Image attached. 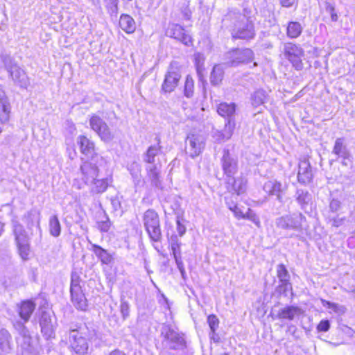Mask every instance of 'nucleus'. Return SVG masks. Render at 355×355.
<instances>
[{"label": "nucleus", "mask_w": 355, "mask_h": 355, "mask_svg": "<svg viewBox=\"0 0 355 355\" xmlns=\"http://www.w3.org/2000/svg\"><path fill=\"white\" fill-rule=\"evenodd\" d=\"M175 260V263H176V265H177V267L178 268L179 270H182V269L184 268V263L182 261V258L181 257H178L176 258H174Z\"/></svg>", "instance_id": "59"}, {"label": "nucleus", "mask_w": 355, "mask_h": 355, "mask_svg": "<svg viewBox=\"0 0 355 355\" xmlns=\"http://www.w3.org/2000/svg\"><path fill=\"white\" fill-rule=\"evenodd\" d=\"M255 10L251 8H244L242 13L235 15L232 35L234 39L251 40L255 35L254 21Z\"/></svg>", "instance_id": "1"}, {"label": "nucleus", "mask_w": 355, "mask_h": 355, "mask_svg": "<svg viewBox=\"0 0 355 355\" xmlns=\"http://www.w3.org/2000/svg\"><path fill=\"white\" fill-rule=\"evenodd\" d=\"M33 300L35 308H37L38 311H45L49 309L48 301L42 295H38Z\"/></svg>", "instance_id": "45"}, {"label": "nucleus", "mask_w": 355, "mask_h": 355, "mask_svg": "<svg viewBox=\"0 0 355 355\" xmlns=\"http://www.w3.org/2000/svg\"><path fill=\"white\" fill-rule=\"evenodd\" d=\"M254 59V53L250 49H235L225 55L226 64L230 67H236L240 64L248 63Z\"/></svg>", "instance_id": "11"}, {"label": "nucleus", "mask_w": 355, "mask_h": 355, "mask_svg": "<svg viewBox=\"0 0 355 355\" xmlns=\"http://www.w3.org/2000/svg\"><path fill=\"white\" fill-rule=\"evenodd\" d=\"M12 225L16 243L28 241V235L24 227L15 219L12 220Z\"/></svg>", "instance_id": "31"}, {"label": "nucleus", "mask_w": 355, "mask_h": 355, "mask_svg": "<svg viewBox=\"0 0 355 355\" xmlns=\"http://www.w3.org/2000/svg\"><path fill=\"white\" fill-rule=\"evenodd\" d=\"M270 316L273 319L276 318L293 320L294 317L293 312H270Z\"/></svg>", "instance_id": "52"}, {"label": "nucleus", "mask_w": 355, "mask_h": 355, "mask_svg": "<svg viewBox=\"0 0 355 355\" xmlns=\"http://www.w3.org/2000/svg\"><path fill=\"white\" fill-rule=\"evenodd\" d=\"M180 74L172 67L165 76L164 83L162 86V89L165 93H171L177 87L178 83L180 79Z\"/></svg>", "instance_id": "20"}, {"label": "nucleus", "mask_w": 355, "mask_h": 355, "mask_svg": "<svg viewBox=\"0 0 355 355\" xmlns=\"http://www.w3.org/2000/svg\"><path fill=\"white\" fill-rule=\"evenodd\" d=\"M93 252L101 259L103 263L108 264L112 261L110 254L101 247L94 244L92 245Z\"/></svg>", "instance_id": "35"}, {"label": "nucleus", "mask_w": 355, "mask_h": 355, "mask_svg": "<svg viewBox=\"0 0 355 355\" xmlns=\"http://www.w3.org/2000/svg\"><path fill=\"white\" fill-rule=\"evenodd\" d=\"M194 60L195 65L196 68L197 73L200 77L202 76V72L204 69L203 64H204V57L202 54L198 53L194 55Z\"/></svg>", "instance_id": "48"}, {"label": "nucleus", "mask_w": 355, "mask_h": 355, "mask_svg": "<svg viewBox=\"0 0 355 355\" xmlns=\"http://www.w3.org/2000/svg\"><path fill=\"white\" fill-rule=\"evenodd\" d=\"M144 225L150 239L159 241L162 232L158 214L153 209H148L143 216Z\"/></svg>", "instance_id": "8"}, {"label": "nucleus", "mask_w": 355, "mask_h": 355, "mask_svg": "<svg viewBox=\"0 0 355 355\" xmlns=\"http://www.w3.org/2000/svg\"><path fill=\"white\" fill-rule=\"evenodd\" d=\"M31 313L32 312H17L19 320H17L14 324L20 335L19 343L24 351L30 349L32 346H38L36 342L33 340L30 336L28 329H26L23 324L29 320Z\"/></svg>", "instance_id": "6"}, {"label": "nucleus", "mask_w": 355, "mask_h": 355, "mask_svg": "<svg viewBox=\"0 0 355 355\" xmlns=\"http://www.w3.org/2000/svg\"><path fill=\"white\" fill-rule=\"evenodd\" d=\"M11 114V105L3 87L0 85V122L6 123L9 121Z\"/></svg>", "instance_id": "21"}, {"label": "nucleus", "mask_w": 355, "mask_h": 355, "mask_svg": "<svg viewBox=\"0 0 355 355\" xmlns=\"http://www.w3.org/2000/svg\"><path fill=\"white\" fill-rule=\"evenodd\" d=\"M98 229L103 232H107L110 227V222L108 219L98 223Z\"/></svg>", "instance_id": "56"}, {"label": "nucleus", "mask_w": 355, "mask_h": 355, "mask_svg": "<svg viewBox=\"0 0 355 355\" xmlns=\"http://www.w3.org/2000/svg\"><path fill=\"white\" fill-rule=\"evenodd\" d=\"M162 349L159 354L164 355L167 350H181L186 347L184 334L169 324H164L161 327Z\"/></svg>", "instance_id": "2"}, {"label": "nucleus", "mask_w": 355, "mask_h": 355, "mask_svg": "<svg viewBox=\"0 0 355 355\" xmlns=\"http://www.w3.org/2000/svg\"><path fill=\"white\" fill-rule=\"evenodd\" d=\"M284 53L295 69L301 70L303 68L302 57L304 52L300 46L293 43H287L284 46Z\"/></svg>", "instance_id": "17"}, {"label": "nucleus", "mask_w": 355, "mask_h": 355, "mask_svg": "<svg viewBox=\"0 0 355 355\" xmlns=\"http://www.w3.org/2000/svg\"><path fill=\"white\" fill-rule=\"evenodd\" d=\"M277 276L279 282H290V275L284 264L277 265Z\"/></svg>", "instance_id": "41"}, {"label": "nucleus", "mask_w": 355, "mask_h": 355, "mask_svg": "<svg viewBox=\"0 0 355 355\" xmlns=\"http://www.w3.org/2000/svg\"><path fill=\"white\" fill-rule=\"evenodd\" d=\"M224 71L221 65H215L210 75V82L212 85L217 86L220 84L223 78Z\"/></svg>", "instance_id": "33"}, {"label": "nucleus", "mask_w": 355, "mask_h": 355, "mask_svg": "<svg viewBox=\"0 0 355 355\" xmlns=\"http://www.w3.org/2000/svg\"><path fill=\"white\" fill-rule=\"evenodd\" d=\"M229 184H232L233 190L237 195L243 193L245 190L246 181L243 178H238L236 180L234 176L233 180L230 179V182Z\"/></svg>", "instance_id": "39"}, {"label": "nucleus", "mask_w": 355, "mask_h": 355, "mask_svg": "<svg viewBox=\"0 0 355 355\" xmlns=\"http://www.w3.org/2000/svg\"><path fill=\"white\" fill-rule=\"evenodd\" d=\"M324 11L329 14L332 21H337L338 17L335 8V3L333 1L327 0L324 3Z\"/></svg>", "instance_id": "40"}, {"label": "nucleus", "mask_w": 355, "mask_h": 355, "mask_svg": "<svg viewBox=\"0 0 355 355\" xmlns=\"http://www.w3.org/2000/svg\"><path fill=\"white\" fill-rule=\"evenodd\" d=\"M54 312H42L40 316L41 332L46 340L55 337V318Z\"/></svg>", "instance_id": "14"}, {"label": "nucleus", "mask_w": 355, "mask_h": 355, "mask_svg": "<svg viewBox=\"0 0 355 355\" xmlns=\"http://www.w3.org/2000/svg\"><path fill=\"white\" fill-rule=\"evenodd\" d=\"M12 349V337L5 329L0 330V353L7 354Z\"/></svg>", "instance_id": "26"}, {"label": "nucleus", "mask_w": 355, "mask_h": 355, "mask_svg": "<svg viewBox=\"0 0 355 355\" xmlns=\"http://www.w3.org/2000/svg\"><path fill=\"white\" fill-rule=\"evenodd\" d=\"M2 61L15 83L20 87L27 88L29 85V80L25 71L14 64L11 57L9 55L3 56Z\"/></svg>", "instance_id": "9"}, {"label": "nucleus", "mask_w": 355, "mask_h": 355, "mask_svg": "<svg viewBox=\"0 0 355 355\" xmlns=\"http://www.w3.org/2000/svg\"><path fill=\"white\" fill-rule=\"evenodd\" d=\"M193 89H194V81L191 76L188 75L186 78L185 83H184V96L187 98H190L193 94Z\"/></svg>", "instance_id": "43"}, {"label": "nucleus", "mask_w": 355, "mask_h": 355, "mask_svg": "<svg viewBox=\"0 0 355 355\" xmlns=\"http://www.w3.org/2000/svg\"><path fill=\"white\" fill-rule=\"evenodd\" d=\"M171 247L174 258L181 257L180 243H179L178 237L175 235L171 237Z\"/></svg>", "instance_id": "46"}, {"label": "nucleus", "mask_w": 355, "mask_h": 355, "mask_svg": "<svg viewBox=\"0 0 355 355\" xmlns=\"http://www.w3.org/2000/svg\"><path fill=\"white\" fill-rule=\"evenodd\" d=\"M327 219L331 226L338 227L344 224L346 218L344 216L340 217L338 214H327Z\"/></svg>", "instance_id": "42"}, {"label": "nucleus", "mask_w": 355, "mask_h": 355, "mask_svg": "<svg viewBox=\"0 0 355 355\" xmlns=\"http://www.w3.org/2000/svg\"><path fill=\"white\" fill-rule=\"evenodd\" d=\"M207 322L211 329V331L214 334L216 330L218 327L219 320L215 315H210L207 318Z\"/></svg>", "instance_id": "50"}, {"label": "nucleus", "mask_w": 355, "mask_h": 355, "mask_svg": "<svg viewBox=\"0 0 355 355\" xmlns=\"http://www.w3.org/2000/svg\"><path fill=\"white\" fill-rule=\"evenodd\" d=\"M104 162L102 157L96 155L92 157L90 161L85 162L80 166V179L85 185H88L95 180L96 178H98L99 168L98 164L101 166Z\"/></svg>", "instance_id": "5"}, {"label": "nucleus", "mask_w": 355, "mask_h": 355, "mask_svg": "<svg viewBox=\"0 0 355 355\" xmlns=\"http://www.w3.org/2000/svg\"><path fill=\"white\" fill-rule=\"evenodd\" d=\"M236 123L234 119H230L226 120L223 130H216L214 132L213 137L218 142L225 141L229 140L234 131Z\"/></svg>", "instance_id": "22"}, {"label": "nucleus", "mask_w": 355, "mask_h": 355, "mask_svg": "<svg viewBox=\"0 0 355 355\" xmlns=\"http://www.w3.org/2000/svg\"><path fill=\"white\" fill-rule=\"evenodd\" d=\"M77 142L80 146V152L89 157L94 153V144L87 137L80 135L77 138Z\"/></svg>", "instance_id": "27"}, {"label": "nucleus", "mask_w": 355, "mask_h": 355, "mask_svg": "<svg viewBox=\"0 0 355 355\" xmlns=\"http://www.w3.org/2000/svg\"><path fill=\"white\" fill-rule=\"evenodd\" d=\"M215 335H216V334H215V333H214V334H213L211 332V334H210V337H211V339H213L214 340L216 341V340H215V338H216Z\"/></svg>", "instance_id": "63"}, {"label": "nucleus", "mask_w": 355, "mask_h": 355, "mask_svg": "<svg viewBox=\"0 0 355 355\" xmlns=\"http://www.w3.org/2000/svg\"><path fill=\"white\" fill-rule=\"evenodd\" d=\"M176 230L180 236H182L187 230L185 225L181 222L179 217H178L176 220Z\"/></svg>", "instance_id": "53"}, {"label": "nucleus", "mask_w": 355, "mask_h": 355, "mask_svg": "<svg viewBox=\"0 0 355 355\" xmlns=\"http://www.w3.org/2000/svg\"><path fill=\"white\" fill-rule=\"evenodd\" d=\"M180 273H181V275L182 277V278H185V275H186V272H185V270L184 268L182 269V270H180Z\"/></svg>", "instance_id": "62"}, {"label": "nucleus", "mask_w": 355, "mask_h": 355, "mask_svg": "<svg viewBox=\"0 0 355 355\" xmlns=\"http://www.w3.org/2000/svg\"><path fill=\"white\" fill-rule=\"evenodd\" d=\"M24 352L29 355H40V347L37 346H32Z\"/></svg>", "instance_id": "58"}, {"label": "nucleus", "mask_w": 355, "mask_h": 355, "mask_svg": "<svg viewBox=\"0 0 355 355\" xmlns=\"http://www.w3.org/2000/svg\"><path fill=\"white\" fill-rule=\"evenodd\" d=\"M320 302L322 304V306L328 309H333L334 311H337V306L335 304L331 303L328 301H325L324 300H320Z\"/></svg>", "instance_id": "57"}, {"label": "nucleus", "mask_w": 355, "mask_h": 355, "mask_svg": "<svg viewBox=\"0 0 355 355\" xmlns=\"http://www.w3.org/2000/svg\"><path fill=\"white\" fill-rule=\"evenodd\" d=\"M275 294L279 296L288 297V294L293 295L291 282H279L275 288Z\"/></svg>", "instance_id": "37"}, {"label": "nucleus", "mask_w": 355, "mask_h": 355, "mask_svg": "<svg viewBox=\"0 0 355 355\" xmlns=\"http://www.w3.org/2000/svg\"><path fill=\"white\" fill-rule=\"evenodd\" d=\"M220 355H229V354L226 352H224V353H221Z\"/></svg>", "instance_id": "64"}, {"label": "nucleus", "mask_w": 355, "mask_h": 355, "mask_svg": "<svg viewBox=\"0 0 355 355\" xmlns=\"http://www.w3.org/2000/svg\"><path fill=\"white\" fill-rule=\"evenodd\" d=\"M80 278L76 273L71 276V299L75 308L79 311H85L86 298L80 286Z\"/></svg>", "instance_id": "10"}, {"label": "nucleus", "mask_w": 355, "mask_h": 355, "mask_svg": "<svg viewBox=\"0 0 355 355\" xmlns=\"http://www.w3.org/2000/svg\"><path fill=\"white\" fill-rule=\"evenodd\" d=\"M119 26L126 33H132L136 29L134 19L128 15L123 14L121 16L119 19Z\"/></svg>", "instance_id": "30"}, {"label": "nucleus", "mask_w": 355, "mask_h": 355, "mask_svg": "<svg viewBox=\"0 0 355 355\" xmlns=\"http://www.w3.org/2000/svg\"><path fill=\"white\" fill-rule=\"evenodd\" d=\"M109 355H126L124 352L119 349H114L112 351Z\"/></svg>", "instance_id": "61"}, {"label": "nucleus", "mask_w": 355, "mask_h": 355, "mask_svg": "<svg viewBox=\"0 0 355 355\" xmlns=\"http://www.w3.org/2000/svg\"><path fill=\"white\" fill-rule=\"evenodd\" d=\"M281 2L283 6L288 8L295 3V0H282Z\"/></svg>", "instance_id": "60"}, {"label": "nucleus", "mask_w": 355, "mask_h": 355, "mask_svg": "<svg viewBox=\"0 0 355 355\" xmlns=\"http://www.w3.org/2000/svg\"><path fill=\"white\" fill-rule=\"evenodd\" d=\"M302 31V25L297 21H291L287 26V35L291 38H297Z\"/></svg>", "instance_id": "36"}, {"label": "nucleus", "mask_w": 355, "mask_h": 355, "mask_svg": "<svg viewBox=\"0 0 355 355\" xmlns=\"http://www.w3.org/2000/svg\"><path fill=\"white\" fill-rule=\"evenodd\" d=\"M342 208L341 202L335 198H332L329 202V210L327 214H335L340 211Z\"/></svg>", "instance_id": "47"}, {"label": "nucleus", "mask_w": 355, "mask_h": 355, "mask_svg": "<svg viewBox=\"0 0 355 355\" xmlns=\"http://www.w3.org/2000/svg\"><path fill=\"white\" fill-rule=\"evenodd\" d=\"M295 198L302 209L311 202V195L309 191L303 189H297L295 193Z\"/></svg>", "instance_id": "32"}, {"label": "nucleus", "mask_w": 355, "mask_h": 355, "mask_svg": "<svg viewBox=\"0 0 355 355\" xmlns=\"http://www.w3.org/2000/svg\"><path fill=\"white\" fill-rule=\"evenodd\" d=\"M236 105L233 103H221L217 107V112L221 116L230 119H234Z\"/></svg>", "instance_id": "28"}, {"label": "nucleus", "mask_w": 355, "mask_h": 355, "mask_svg": "<svg viewBox=\"0 0 355 355\" xmlns=\"http://www.w3.org/2000/svg\"><path fill=\"white\" fill-rule=\"evenodd\" d=\"M113 179L112 175H108L105 178H98L90 182L87 186L89 193L92 195H97L105 193L107 188L112 184Z\"/></svg>", "instance_id": "19"}, {"label": "nucleus", "mask_w": 355, "mask_h": 355, "mask_svg": "<svg viewBox=\"0 0 355 355\" xmlns=\"http://www.w3.org/2000/svg\"><path fill=\"white\" fill-rule=\"evenodd\" d=\"M248 219L254 223L257 227L260 226V220L259 216L251 209H248V211L244 214V218Z\"/></svg>", "instance_id": "49"}, {"label": "nucleus", "mask_w": 355, "mask_h": 355, "mask_svg": "<svg viewBox=\"0 0 355 355\" xmlns=\"http://www.w3.org/2000/svg\"><path fill=\"white\" fill-rule=\"evenodd\" d=\"M205 147V138L200 134H190L186 139L187 153L191 157L198 156Z\"/></svg>", "instance_id": "15"}, {"label": "nucleus", "mask_w": 355, "mask_h": 355, "mask_svg": "<svg viewBox=\"0 0 355 355\" xmlns=\"http://www.w3.org/2000/svg\"><path fill=\"white\" fill-rule=\"evenodd\" d=\"M263 190L270 196H275L279 202H282V184L277 180L267 181L263 185Z\"/></svg>", "instance_id": "25"}, {"label": "nucleus", "mask_w": 355, "mask_h": 355, "mask_svg": "<svg viewBox=\"0 0 355 355\" xmlns=\"http://www.w3.org/2000/svg\"><path fill=\"white\" fill-rule=\"evenodd\" d=\"M95 333L89 331L87 326H80L69 332V340L73 349L76 354L83 355L88 349L87 339H93Z\"/></svg>", "instance_id": "4"}, {"label": "nucleus", "mask_w": 355, "mask_h": 355, "mask_svg": "<svg viewBox=\"0 0 355 355\" xmlns=\"http://www.w3.org/2000/svg\"><path fill=\"white\" fill-rule=\"evenodd\" d=\"M306 220V217L302 214L293 213L276 218L275 224L277 227L283 230L301 232L304 227Z\"/></svg>", "instance_id": "7"}, {"label": "nucleus", "mask_w": 355, "mask_h": 355, "mask_svg": "<svg viewBox=\"0 0 355 355\" xmlns=\"http://www.w3.org/2000/svg\"><path fill=\"white\" fill-rule=\"evenodd\" d=\"M89 125L102 141L110 142L114 139V134L111 131L107 124L98 115L93 114L91 116Z\"/></svg>", "instance_id": "13"}, {"label": "nucleus", "mask_w": 355, "mask_h": 355, "mask_svg": "<svg viewBox=\"0 0 355 355\" xmlns=\"http://www.w3.org/2000/svg\"><path fill=\"white\" fill-rule=\"evenodd\" d=\"M267 99V94L263 89H259L254 92L252 95L251 101L252 105L254 107L261 105L265 103Z\"/></svg>", "instance_id": "38"}, {"label": "nucleus", "mask_w": 355, "mask_h": 355, "mask_svg": "<svg viewBox=\"0 0 355 355\" xmlns=\"http://www.w3.org/2000/svg\"><path fill=\"white\" fill-rule=\"evenodd\" d=\"M128 170L132 176L135 187H137L142 182L140 164L137 162H132L128 164Z\"/></svg>", "instance_id": "29"}, {"label": "nucleus", "mask_w": 355, "mask_h": 355, "mask_svg": "<svg viewBox=\"0 0 355 355\" xmlns=\"http://www.w3.org/2000/svg\"><path fill=\"white\" fill-rule=\"evenodd\" d=\"M19 308L20 311H34L35 309L34 300H26L22 301Z\"/></svg>", "instance_id": "51"}, {"label": "nucleus", "mask_w": 355, "mask_h": 355, "mask_svg": "<svg viewBox=\"0 0 355 355\" xmlns=\"http://www.w3.org/2000/svg\"><path fill=\"white\" fill-rule=\"evenodd\" d=\"M19 253L21 257L24 260H26L28 259V255L30 252V248L28 241L25 242L17 243Z\"/></svg>", "instance_id": "44"}, {"label": "nucleus", "mask_w": 355, "mask_h": 355, "mask_svg": "<svg viewBox=\"0 0 355 355\" xmlns=\"http://www.w3.org/2000/svg\"><path fill=\"white\" fill-rule=\"evenodd\" d=\"M332 153L341 159V164L343 166H352L353 163V155L345 143L344 138H338L335 141Z\"/></svg>", "instance_id": "16"}, {"label": "nucleus", "mask_w": 355, "mask_h": 355, "mask_svg": "<svg viewBox=\"0 0 355 355\" xmlns=\"http://www.w3.org/2000/svg\"><path fill=\"white\" fill-rule=\"evenodd\" d=\"M230 209L234 213V216L238 219H243L244 218V213L241 211L240 208L237 207V205H234V207H230Z\"/></svg>", "instance_id": "55"}, {"label": "nucleus", "mask_w": 355, "mask_h": 355, "mask_svg": "<svg viewBox=\"0 0 355 355\" xmlns=\"http://www.w3.org/2000/svg\"><path fill=\"white\" fill-rule=\"evenodd\" d=\"M166 35L174 38L186 46L192 44V40L190 35L186 33L184 28L175 23H169L165 33Z\"/></svg>", "instance_id": "18"}, {"label": "nucleus", "mask_w": 355, "mask_h": 355, "mask_svg": "<svg viewBox=\"0 0 355 355\" xmlns=\"http://www.w3.org/2000/svg\"><path fill=\"white\" fill-rule=\"evenodd\" d=\"M40 211L33 208L24 216L23 221L29 230H31L34 226L40 230Z\"/></svg>", "instance_id": "24"}, {"label": "nucleus", "mask_w": 355, "mask_h": 355, "mask_svg": "<svg viewBox=\"0 0 355 355\" xmlns=\"http://www.w3.org/2000/svg\"><path fill=\"white\" fill-rule=\"evenodd\" d=\"M49 230L50 234L53 237H58L61 233V225L57 215L49 218Z\"/></svg>", "instance_id": "34"}, {"label": "nucleus", "mask_w": 355, "mask_h": 355, "mask_svg": "<svg viewBox=\"0 0 355 355\" xmlns=\"http://www.w3.org/2000/svg\"><path fill=\"white\" fill-rule=\"evenodd\" d=\"M329 327H330L329 321L327 320H322L318 324V325L317 327V329L319 331L326 332V331H327L329 329Z\"/></svg>", "instance_id": "54"}, {"label": "nucleus", "mask_w": 355, "mask_h": 355, "mask_svg": "<svg viewBox=\"0 0 355 355\" xmlns=\"http://www.w3.org/2000/svg\"><path fill=\"white\" fill-rule=\"evenodd\" d=\"M298 167V181L302 184L309 183L313 177L312 170L309 162L305 159L300 160Z\"/></svg>", "instance_id": "23"}, {"label": "nucleus", "mask_w": 355, "mask_h": 355, "mask_svg": "<svg viewBox=\"0 0 355 355\" xmlns=\"http://www.w3.org/2000/svg\"><path fill=\"white\" fill-rule=\"evenodd\" d=\"M161 153V147L157 144L148 147L144 155V161L149 164L146 167L147 176L150 180L152 184L156 187L161 185L159 176L161 164L156 163V157Z\"/></svg>", "instance_id": "3"}, {"label": "nucleus", "mask_w": 355, "mask_h": 355, "mask_svg": "<svg viewBox=\"0 0 355 355\" xmlns=\"http://www.w3.org/2000/svg\"><path fill=\"white\" fill-rule=\"evenodd\" d=\"M220 165L224 175L226 176L227 183L230 182V179L238 171L237 157L230 152L228 149L225 148L223 150V156L220 159Z\"/></svg>", "instance_id": "12"}]
</instances>
